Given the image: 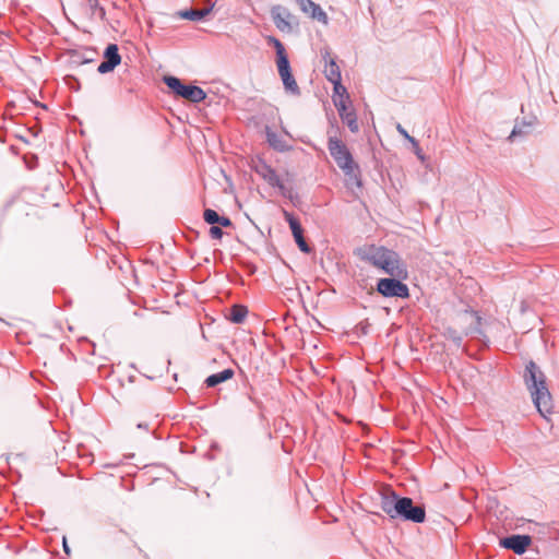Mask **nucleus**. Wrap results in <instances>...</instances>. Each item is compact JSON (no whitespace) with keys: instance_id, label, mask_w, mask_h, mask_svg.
<instances>
[{"instance_id":"nucleus-1","label":"nucleus","mask_w":559,"mask_h":559,"mask_svg":"<svg viewBox=\"0 0 559 559\" xmlns=\"http://www.w3.org/2000/svg\"><path fill=\"white\" fill-rule=\"evenodd\" d=\"M380 507L392 520L413 523H424L426 520L424 504H415L412 498L402 497L393 490L381 493Z\"/></svg>"},{"instance_id":"nucleus-2","label":"nucleus","mask_w":559,"mask_h":559,"mask_svg":"<svg viewBox=\"0 0 559 559\" xmlns=\"http://www.w3.org/2000/svg\"><path fill=\"white\" fill-rule=\"evenodd\" d=\"M359 257L362 261L383 271L390 276L407 278L408 272L406 263L394 250L388 249L383 246L371 245L361 249L359 251Z\"/></svg>"},{"instance_id":"nucleus-3","label":"nucleus","mask_w":559,"mask_h":559,"mask_svg":"<svg viewBox=\"0 0 559 559\" xmlns=\"http://www.w3.org/2000/svg\"><path fill=\"white\" fill-rule=\"evenodd\" d=\"M522 377L535 407L543 417H546L552 412L554 404L545 373L535 361L530 360L525 365Z\"/></svg>"},{"instance_id":"nucleus-4","label":"nucleus","mask_w":559,"mask_h":559,"mask_svg":"<svg viewBox=\"0 0 559 559\" xmlns=\"http://www.w3.org/2000/svg\"><path fill=\"white\" fill-rule=\"evenodd\" d=\"M330 155L346 177L347 185L360 188L362 186L360 178V167L354 160V157L346 144L336 136H330L328 141Z\"/></svg>"},{"instance_id":"nucleus-5","label":"nucleus","mask_w":559,"mask_h":559,"mask_svg":"<svg viewBox=\"0 0 559 559\" xmlns=\"http://www.w3.org/2000/svg\"><path fill=\"white\" fill-rule=\"evenodd\" d=\"M164 83L170 88L177 96H180L187 100L192 103H200L206 98V93L197 85H186L181 82L180 79L166 75L164 78Z\"/></svg>"},{"instance_id":"nucleus-6","label":"nucleus","mask_w":559,"mask_h":559,"mask_svg":"<svg viewBox=\"0 0 559 559\" xmlns=\"http://www.w3.org/2000/svg\"><path fill=\"white\" fill-rule=\"evenodd\" d=\"M404 278H397L393 276L380 278L377 283V290L379 294L386 298H408L409 289L408 286L402 282Z\"/></svg>"},{"instance_id":"nucleus-7","label":"nucleus","mask_w":559,"mask_h":559,"mask_svg":"<svg viewBox=\"0 0 559 559\" xmlns=\"http://www.w3.org/2000/svg\"><path fill=\"white\" fill-rule=\"evenodd\" d=\"M532 543V537L530 535H520L513 534L507 537H503L499 540V545L502 548L513 550L516 555H522L526 551L527 547Z\"/></svg>"},{"instance_id":"nucleus-8","label":"nucleus","mask_w":559,"mask_h":559,"mask_svg":"<svg viewBox=\"0 0 559 559\" xmlns=\"http://www.w3.org/2000/svg\"><path fill=\"white\" fill-rule=\"evenodd\" d=\"M284 216L289 225L294 239L300 251H302L304 253H310L311 247L306 242L304 238V229L301 227L300 222L292 213L287 211L284 212Z\"/></svg>"},{"instance_id":"nucleus-9","label":"nucleus","mask_w":559,"mask_h":559,"mask_svg":"<svg viewBox=\"0 0 559 559\" xmlns=\"http://www.w3.org/2000/svg\"><path fill=\"white\" fill-rule=\"evenodd\" d=\"M121 62L119 48L116 44H109L104 51V61L97 68L100 74L111 72Z\"/></svg>"},{"instance_id":"nucleus-10","label":"nucleus","mask_w":559,"mask_h":559,"mask_svg":"<svg viewBox=\"0 0 559 559\" xmlns=\"http://www.w3.org/2000/svg\"><path fill=\"white\" fill-rule=\"evenodd\" d=\"M271 16L275 26L281 32L289 33L293 31V26L290 23V19L293 17V15L286 8L282 5L273 7L271 10Z\"/></svg>"},{"instance_id":"nucleus-11","label":"nucleus","mask_w":559,"mask_h":559,"mask_svg":"<svg viewBox=\"0 0 559 559\" xmlns=\"http://www.w3.org/2000/svg\"><path fill=\"white\" fill-rule=\"evenodd\" d=\"M255 171L260 175L271 187L280 189L282 194H285V186L277 175L276 170L267 165L266 163H261L260 166L255 167Z\"/></svg>"},{"instance_id":"nucleus-12","label":"nucleus","mask_w":559,"mask_h":559,"mask_svg":"<svg viewBox=\"0 0 559 559\" xmlns=\"http://www.w3.org/2000/svg\"><path fill=\"white\" fill-rule=\"evenodd\" d=\"M322 59L324 60V75L328 81L342 80L341 69L335 59L331 57L330 49L324 48L321 50Z\"/></svg>"},{"instance_id":"nucleus-13","label":"nucleus","mask_w":559,"mask_h":559,"mask_svg":"<svg viewBox=\"0 0 559 559\" xmlns=\"http://www.w3.org/2000/svg\"><path fill=\"white\" fill-rule=\"evenodd\" d=\"M271 40L276 50V66L278 74L282 75L292 72L289 59L286 53L284 45L277 38L272 37Z\"/></svg>"},{"instance_id":"nucleus-14","label":"nucleus","mask_w":559,"mask_h":559,"mask_svg":"<svg viewBox=\"0 0 559 559\" xmlns=\"http://www.w3.org/2000/svg\"><path fill=\"white\" fill-rule=\"evenodd\" d=\"M264 132L267 144L274 151L285 153L293 150V146L289 145L281 135L273 131L269 126L265 127Z\"/></svg>"},{"instance_id":"nucleus-15","label":"nucleus","mask_w":559,"mask_h":559,"mask_svg":"<svg viewBox=\"0 0 559 559\" xmlns=\"http://www.w3.org/2000/svg\"><path fill=\"white\" fill-rule=\"evenodd\" d=\"M234 374H235L234 370L230 368H227L219 372L209 376L205 379L204 383L206 384L207 388H214V386L231 379L234 377Z\"/></svg>"},{"instance_id":"nucleus-16","label":"nucleus","mask_w":559,"mask_h":559,"mask_svg":"<svg viewBox=\"0 0 559 559\" xmlns=\"http://www.w3.org/2000/svg\"><path fill=\"white\" fill-rule=\"evenodd\" d=\"M281 79H282V82H283V85H284V88H285V92L290 94V95H294V96H299L300 95V88L293 75L292 72L289 73H286V74H282L280 75Z\"/></svg>"},{"instance_id":"nucleus-17","label":"nucleus","mask_w":559,"mask_h":559,"mask_svg":"<svg viewBox=\"0 0 559 559\" xmlns=\"http://www.w3.org/2000/svg\"><path fill=\"white\" fill-rule=\"evenodd\" d=\"M248 314V309L243 305H234L230 308V312L228 314V319L230 322L239 324L242 323Z\"/></svg>"},{"instance_id":"nucleus-18","label":"nucleus","mask_w":559,"mask_h":559,"mask_svg":"<svg viewBox=\"0 0 559 559\" xmlns=\"http://www.w3.org/2000/svg\"><path fill=\"white\" fill-rule=\"evenodd\" d=\"M396 130H397V132H399V133H400L404 139H406V140H407V143H411V144L413 145L414 153L416 154V156H417L420 160H424V159H425V156H424V154H423V151H421V148H420V146H419L418 141H417L415 138L411 136V135L408 134V132H407V131L402 127V124H401V123H397V124H396Z\"/></svg>"},{"instance_id":"nucleus-19","label":"nucleus","mask_w":559,"mask_h":559,"mask_svg":"<svg viewBox=\"0 0 559 559\" xmlns=\"http://www.w3.org/2000/svg\"><path fill=\"white\" fill-rule=\"evenodd\" d=\"M532 128V123H526L523 121L522 123H516L511 131L508 140L514 141L518 136H524L530 132V129Z\"/></svg>"},{"instance_id":"nucleus-20","label":"nucleus","mask_w":559,"mask_h":559,"mask_svg":"<svg viewBox=\"0 0 559 559\" xmlns=\"http://www.w3.org/2000/svg\"><path fill=\"white\" fill-rule=\"evenodd\" d=\"M444 337L448 341H451L456 347H461L462 342H463V336L455 329L448 328L444 331Z\"/></svg>"},{"instance_id":"nucleus-21","label":"nucleus","mask_w":559,"mask_h":559,"mask_svg":"<svg viewBox=\"0 0 559 559\" xmlns=\"http://www.w3.org/2000/svg\"><path fill=\"white\" fill-rule=\"evenodd\" d=\"M179 16L185 20L190 21H201L203 20L202 13L199 9H189L182 10L179 12Z\"/></svg>"},{"instance_id":"nucleus-22","label":"nucleus","mask_w":559,"mask_h":559,"mask_svg":"<svg viewBox=\"0 0 559 559\" xmlns=\"http://www.w3.org/2000/svg\"><path fill=\"white\" fill-rule=\"evenodd\" d=\"M333 84V97L336 98H349L346 87L342 84V80H335L331 82Z\"/></svg>"},{"instance_id":"nucleus-23","label":"nucleus","mask_w":559,"mask_h":559,"mask_svg":"<svg viewBox=\"0 0 559 559\" xmlns=\"http://www.w3.org/2000/svg\"><path fill=\"white\" fill-rule=\"evenodd\" d=\"M341 119L348 126L352 132L358 131L357 117L354 111L346 112V115H343V118Z\"/></svg>"},{"instance_id":"nucleus-24","label":"nucleus","mask_w":559,"mask_h":559,"mask_svg":"<svg viewBox=\"0 0 559 559\" xmlns=\"http://www.w3.org/2000/svg\"><path fill=\"white\" fill-rule=\"evenodd\" d=\"M219 216L221 215L212 209H205L203 213V218L209 225L218 224Z\"/></svg>"},{"instance_id":"nucleus-25","label":"nucleus","mask_w":559,"mask_h":559,"mask_svg":"<svg viewBox=\"0 0 559 559\" xmlns=\"http://www.w3.org/2000/svg\"><path fill=\"white\" fill-rule=\"evenodd\" d=\"M349 98H336L333 97L334 106L336 107L338 115L341 118H343V115H346V112H349L347 110V103Z\"/></svg>"},{"instance_id":"nucleus-26","label":"nucleus","mask_w":559,"mask_h":559,"mask_svg":"<svg viewBox=\"0 0 559 559\" xmlns=\"http://www.w3.org/2000/svg\"><path fill=\"white\" fill-rule=\"evenodd\" d=\"M465 314H471V316H472V318L474 319V323H475V326H473V328L471 326V328L465 332V334L467 335V334H472V333L479 332V331H480V330H479V326H480L481 318L478 316V313H477V312H475V311H473V310H471V311L466 310V311H465Z\"/></svg>"},{"instance_id":"nucleus-27","label":"nucleus","mask_w":559,"mask_h":559,"mask_svg":"<svg viewBox=\"0 0 559 559\" xmlns=\"http://www.w3.org/2000/svg\"><path fill=\"white\" fill-rule=\"evenodd\" d=\"M309 14L320 22L328 23V15L319 4H316Z\"/></svg>"},{"instance_id":"nucleus-28","label":"nucleus","mask_w":559,"mask_h":559,"mask_svg":"<svg viewBox=\"0 0 559 559\" xmlns=\"http://www.w3.org/2000/svg\"><path fill=\"white\" fill-rule=\"evenodd\" d=\"M305 13H310L317 3L312 0H295Z\"/></svg>"},{"instance_id":"nucleus-29","label":"nucleus","mask_w":559,"mask_h":559,"mask_svg":"<svg viewBox=\"0 0 559 559\" xmlns=\"http://www.w3.org/2000/svg\"><path fill=\"white\" fill-rule=\"evenodd\" d=\"M223 230L219 226L212 225L210 228V236L213 239H221L223 237Z\"/></svg>"},{"instance_id":"nucleus-30","label":"nucleus","mask_w":559,"mask_h":559,"mask_svg":"<svg viewBox=\"0 0 559 559\" xmlns=\"http://www.w3.org/2000/svg\"><path fill=\"white\" fill-rule=\"evenodd\" d=\"M218 224L223 227H229L231 226V221L227 216H219Z\"/></svg>"},{"instance_id":"nucleus-31","label":"nucleus","mask_w":559,"mask_h":559,"mask_svg":"<svg viewBox=\"0 0 559 559\" xmlns=\"http://www.w3.org/2000/svg\"><path fill=\"white\" fill-rule=\"evenodd\" d=\"M214 7H215L214 3H210L206 8L200 10L203 19L206 17L213 11Z\"/></svg>"},{"instance_id":"nucleus-32","label":"nucleus","mask_w":559,"mask_h":559,"mask_svg":"<svg viewBox=\"0 0 559 559\" xmlns=\"http://www.w3.org/2000/svg\"><path fill=\"white\" fill-rule=\"evenodd\" d=\"M92 9H99L103 11V9L99 7V3L97 0H88Z\"/></svg>"},{"instance_id":"nucleus-33","label":"nucleus","mask_w":559,"mask_h":559,"mask_svg":"<svg viewBox=\"0 0 559 559\" xmlns=\"http://www.w3.org/2000/svg\"><path fill=\"white\" fill-rule=\"evenodd\" d=\"M63 548H64V552L69 556L70 555V548L67 545L66 538H63Z\"/></svg>"},{"instance_id":"nucleus-34","label":"nucleus","mask_w":559,"mask_h":559,"mask_svg":"<svg viewBox=\"0 0 559 559\" xmlns=\"http://www.w3.org/2000/svg\"><path fill=\"white\" fill-rule=\"evenodd\" d=\"M138 428H140V429H148V426H147V424H139Z\"/></svg>"},{"instance_id":"nucleus-35","label":"nucleus","mask_w":559,"mask_h":559,"mask_svg":"<svg viewBox=\"0 0 559 559\" xmlns=\"http://www.w3.org/2000/svg\"><path fill=\"white\" fill-rule=\"evenodd\" d=\"M283 131L285 134H287L288 136H290V134L288 133V131L286 129L283 128Z\"/></svg>"}]
</instances>
